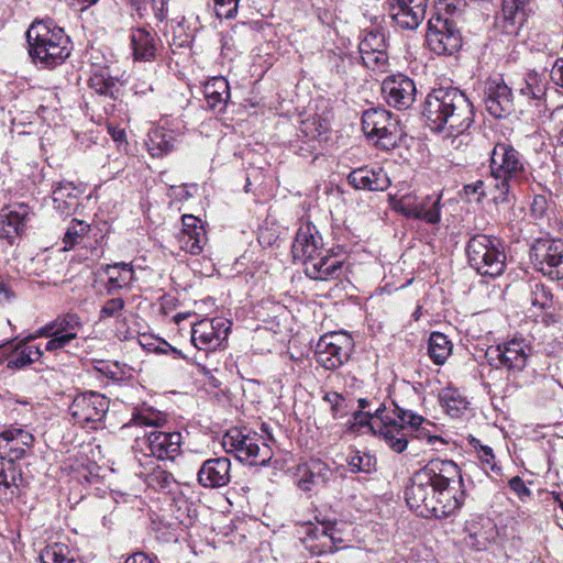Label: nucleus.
I'll return each instance as SVG.
<instances>
[{"mask_svg": "<svg viewBox=\"0 0 563 563\" xmlns=\"http://www.w3.org/2000/svg\"><path fill=\"white\" fill-rule=\"evenodd\" d=\"M405 496L408 506L422 517H450L466 498L461 470L452 460H431L413 473Z\"/></svg>", "mask_w": 563, "mask_h": 563, "instance_id": "obj_1", "label": "nucleus"}, {"mask_svg": "<svg viewBox=\"0 0 563 563\" xmlns=\"http://www.w3.org/2000/svg\"><path fill=\"white\" fill-rule=\"evenodd\" d=\"M422 117L432 131L456 136L474 123V107L457 87H439L427 95Z\"/></svg>", "mask_w": 563, "mask_h": 563, "instance_id": "obj_2", "label": "nucleus"}, {"mask_svg": "<svg viewBox=\"0 0 563 563\" xmlns=\"http://www.w3.org/2000/svg\"><path fill=\"white\" fill-rule=\"evenodd\" d=\"M354 421L362 426H369L373 433L382 438L390 450L402 453L411 444L410 426L421 424L423 417L396 405L393 410H388L385 405H379L373 413L355 412Z\"/></svg>", "mask_w": 563, "mask_h": 563, "instance_id": "obj_3", "label": "nucleus"}, {"mask_svg": "<svg viewBox=\"0 0 563 563\" xmlns=\"http://www.w3.org/2000/svg\"><path fill=\"white\" fill-rule=\"evenodd\" d=\"M29 53L35 64L45 68L60 65L69 56V38L52 20L36 21L26 32Z\"/></svg>", "mask_w": 563, "mask_h": 563, "instance_id": "obj_4", "label": "nucleus"}, {"mask_svg": "<svg viewBox=\"0 0 563 563\" xmlns=\"http://www.w3.org/2000/svg\"><path fill=\"white\" fill-rule=\"evenodd\" d=\"M490 175L497 181L500 199L506 200L516 187L530 178L529 164L523 155L508 142H498L490 151Z\"/></svg>", "mask_w": 563, "mask_h": 563, "instance_id": "obj_5", "label": "nucleus"}, {"mask_svg": "<svg viewBox=\"0 0 563 563\" xmlns=\"http://www.w3.org/2000/svg\"><path fill=\"white\" fill-rule=\"evenodd\" d=\"M467 261L479 275L497 277L506 266V254L500 239L487 234H474L466 244Z\"/></svg>", "mask_w": 563, "mask_h": 563, "instance_id": "obj_6", "label": "nucleus"}, {"mask_svg": "<svg viewBox=\"0 0 563 563\" xmlns=\"http://www.w3.org/2000/svg\"><path fill=\"white\" fill-rule=\"evenodd\" d=\"M183 437L178 431L153 430L136 438L133 445L134 461L139 468H147L155 460L173 461L181 451Z\"/></svg>", "mask_w": 563, "mask_h": 563, "instance_id": "obj_7", "label": "nucleus"}, {"mask_svg": "<svg viewBox=\"0 0 563 563\" xmlns=\"http://www.w3.org/2000/svg\"><path fill=\"white\" fill-rule=\"evenodd\" d=\"M227 453L250 465H267L273 457V450L257 432L246 428L230 429L222 438Z\"/></svg>", "mask_w": 563, "mask_h": 563, "instance_id": "obj_8", "label": "nucleus"}, {"mask_svg": "<svg viewBox=\"0 0 563 563\" xmlns=\"http://www.w3.org/2000/svg\"><path fill=\"white\" fill-rule=\"evenodd\" d=\"M532 355V346L525 338L515 336L504 343L492 345L485 356L489 365L505 369L507 378L518 380Z\"/></svg>", "mask_w": 563, "mask_h": 563, "instance_id": "obj_9", "label": "nucleus"}, {"mask_svg": "<svg viewBox=\"0 0 563 563\" xmlns=\"http://www.w3.org/2000/svg\"><path fill=\"white\" fill-rule=\"evenodd\" d=\"M109 406L110 401L104 395L97 391H85L74 397L68 412L74 424L97 430L102 427Z\"/></svg>", "mask_w": 563, "mask_h": 563, "instance_id": "obj_10", "label": "nucleus"}, {"mask_svg": "<svg viewBox=\"0 0 563 563\" xmlns=\"http://www.w3.org/2000/svg\"><path fill=\"white\" fill-rule=\"evenodd\" d=\"M354 350V341L346 332L323 334L316 346L317 363L325 369H336L345 364Z\"/></svg>", "mask_w": 563, "mask_h": 563, "instance_id": "obj_11", "label": "nucleus"}, {"mask_svg": "<svg viewBox=\"0 0 563 563\" xmlns=\"http://www.w3.org/2000/svg\"><path fill=\"white\" fill-rule=\"evenodd\" d=\"M362 130L382 148L389 150L397 144L398 122L393 120L390 112L385 109L365 110L362 115Z\"/></svg>", "mask_w": 563, "mask_h": 563, "instance_id": "obj_12", "label": "nucleus"}, {"mask_svg": "<svg viewBox=\"0 0 563 563\" xmlns=\"http://www.w3.org/2000/svg\"><path fill=\"white\" fill-rule=\"evenodd\" d=\"M533 266L552 280L563 279V241L550 238L538 239L530 249Z\"/></svg>", "mask_w": 563, "mask_h": 563, "instance_id": "obj_13", "label": "nucleus"}, {"mask_svg": "<svg viewBox=\"0 0 563 563\" xmlns=\"http://www.w3.org/2000/svg\"><path fill=\"white\" fill-rule=\"evenodd\" d=\"M231 325V321L223 317L202 319L192 325L191 342L198 350L206 352L223 349Z\"/></svg>", "mask_w": 563, "mask_h": 563, "instance_id": "obj_14", "label": "nucleus"}, {"mask_svg": "<svg viewBox=\"0 0 563 563\" xmlns=\"http://www.w3.org/2000/svg\"><path fill=\"white\" fill-rule=\"evenodd\" d=\"M303 533L302 543L312 556L333 553L343 543L335 522L307 523L303 526Z\"/></svg>", "mask_w": 563, "mask_h": 563, "instance_id": "obj_15", "label": "nucleus"}, {"mask_svg": "<svg viewBox=\"0 0 563 563\" xmlns=\"http://www.w3.org/2000/svg\"><path fill=\"white\" fill-rule=\"evenodd\" d=\"M382 93L385 101L399 110L408 109L416 100L415 81L404 74L386 77L382 82Z\"/></svg>", "mask_w": 563, "mask_h": 563, "instance_id": "obj_16", "label": "nucleus"}, {"mask_svg": "<svg viewBox=\"0 0 563 563\" xmlns=\"http://www.w3.org/2000/svg\"><path fill=\"white\" fill-rule=\"evenodd\" d=\"M358 51L365 67L379 73L387 70L388 55L384 33L377 30L366 32L358 44Z\"/></svg>", "mask_w": 563, "mask_h": 563, "instance_id": "obj_17", "label": "nucleus"}, {"mask_svg": "<svg viewBox=\"0 0 563 563\" xmlns=\"http://www.w3.org/2000/svg\"><path fill=\"white\" fill-rule=\"evenodd\" d=\"M51 323L53 333L52 340L45 344V351L58 352L77 339L79 331L82 329L80 317L75 312H66L58 314Z\"/></svg>", "mask_w": 563, "mask_h": 563, "instance_id": "obj_18", "label": "nucleus"}, {"mask_svg": "<svg viewBox=\"0 0 563 563\" xmlns=\"http://www.w3.org/2000/svg\"><path fill=\"white\" fill-rule=\"evenodd\" d=\"M391 20L402 30H415L424 19L426 0H387Z\"/></svg>", "mask_w": 563, "mask_h": 563, "instance_id": "obj_19", "label": "nucleus"}, {"mask_svg": "<svg viewBox=\"0 0 563 563\" xmlns=\"http://www.w3.org/2000/svg\"><path fill=\"white\" fill-rule=\"evenodd\" d=\"M0 440L3 442L0 443L1 460H11V462L16 463L31 450L34 437L21 427L11 426L0 433Z\"/></svg>", "mask_w": 563, "mask_h": 563, "instance_id": "obj_20", "label": "nucleus"}, {"mask_svg": "<svg viewBox=\"0 0 563 563\" xmlns=\"http://www.w3.org/2000/svg\"><path fill=\"white\" fill-rule=\"evenodd\" d=\"M323 251H325L323 240L317 228L310 222L301 224L292 242L294 258L305 264Z\"/></svg>", "mask_w": 563, "mask_h": 563, "instance_id": "obj_21", "label": "nucleus"}, {"mask_svg": "<svg viewBox=\"0 0 563 563\" xmlns=\"http://www.w3.org/2000/svg\"><path fill=\"white\" fill-rule=\"evenodd\" d=\"M303 266L306 276L314 280L331 282L343 275V261L328 250L307 261Z\"/></svg>", "mask_w": 563, "mask_h": 563, "instance_id": "obj_22", "label": "nucleus"}, {"mask_svg": "<svg viewBox=\"0 0 563 563\" xmlns=\"http://www.w3.org/2000/svg\"><path fill=\"white\" fill-rule=\"evenodd\" d=\"M486 110L494 118H503L512 111L511 89L501 79H490L484 90Z\"/></svg>", "mask_w": 563, "mask_h": 563, "instance_id": "obj_23", "label": "nucleus"}, {"mask_svg": "<svg viewBox=\"0 0 563 563\" xmlns=\"http://www.w3.org/2000/svg\"><path fill=\"white\" fill-rule=\"evenodd\" d=\"M230 481L231 461L224 456L206 460L197 472V482L203 488H221Z\"/></svg>", "mask_w": 563, "mask_h": 563, "instance_id": "obj_24", "label": "nucleus"}, {"mask_svg": "<svg viewBox=\"0 0 563 563\" xmlns=\"http://www.w3.org/2000/svg\"><path fill=\"white\" fill-rule=\"evenodd\" d=\"M30 219V207L25 203H14L1 209L0 238L13 243L21 235Z\"/></svg>", "mask_w": 563, "mask_h": 563, "instance_id": "obj_25", "label": "nucleus"}, {"mask_svg": "<svg viewBox=\"0 0 563 563\" xmlns=\"http://www.w3.org/2000/svg\"><path fill=\"white\" fill-rule=\"evenodd\" d=\"M26 486V481L22 475V468L11 460L0 462V503L8 504L19 497L23 488Z\"/></svg>", "mask_w": 563, "mask_h": 563, "instance_id": "obj_26", "label": "nucleus"}, {"mask_svg": "<svg viewBox=\"0 0 563 563\" xmlns=\"http://www.w3.org/2000/svg\"><path fill=\"white\" fill-rule=\"evenodd\" d=\"M130 42L132 55L136 62L154 60L162 47L157 33L144 26L131 30Z\"/></svg>", "mask_w": 563, "mask_h": 563, "instance_id": "obj_27", "label": "nucleus"}, {"mask_svg": "<svg viewBox=\"0 0 563 563\" xmlns=\"http://www.w3.org/2000/svg\"><path fill=\"white\" fill-rule=\"evenodd\" d=\"M82 194L84 189L71 181L57 183L52 191L54 209L64 218L74 214L80 206Z\"/></svg>", "mask_w": 563, "mask_h": 563, "instance_id": "obj_28", "label": "nucleus"}, {"mask_svg": "<svg viewBox=\"0 0 563 563\" xmlns=\"http://www.w3.org/2000/svg\"><path fill=\"white\" fill-rule=\"evenodd\" d=\"M427 42L430 49L438 55H452L462 46L460 32L446 21L443 23L442 29H429Z\"/></svg>", "mask_w": 563, "mask_h": 563, "instance_id": "obj_29", "label": "nucleus"}, {"mask_svg": "<svg viewBox=\"0 0 563 563\" xmlns=\"http://www.w3.org/2000/svg\"><path fill=\"white\" fill-rule=\"evenodd\" d=\"M347 180L355 189L369 191H383L390 185L387 174L380 167L356 168L349 174Z\"/></svg>", "mask_w": 563, "mask_h": 563, "instance_id": "obj_30", "label": "nucleus"}, {"mask_svg": "<svg viewBox=\"0 0 563 563\" xmlns=\"http://www.w3.org/2000/svg\"><path fill=\"white\" fill-rule=\"evenodd\" d=\"M124 81L111 75L109 68L95 69L89 78V87L97 95L118 100Z\"/></svg>", "mask_w": 563, "mask_h": 563, "instance_id": "obj_31", "label": "nucleus"}, {"mask_svg": "<svg viewBox=\"0 0 563 563\" xmlns=\"http://www.w3.org/2000/svg\"><path fill=\"white\" fill-rule=\"evenodd\" d=\"M203 95L208 109L217 113L223 112L231 97L228 80L221 76L209 79L205 85Z\"/></svg>", "mask_w": 563, "mask_h": 563, "instance_id": "obj_32", "label": "nucleus"}, {"mask_svg": "<svg viewBox=\"0 0 563 563\" xmlns=\"http://www.w3.org/2000/svg\"><path fill=\"white\" fill-rule=\"evenodd\" d=\"M299 479L297 486L303 492L328 482L331 474L328 465L320 460H312L298 468Z\"/></svg>", "mask_w": 563, "mask_h": 563, "instance_id": "obj_33", "label": "nucleus"}, {"mask_svg": "<svg viewBox=\"0 0 563 563\" xmlns=\"http://www.w3.org/2000/svg\"><path fill=\"white\" fill-rule=\"evenodd\" d=\"M135 474L144 478L148 487L165 494H172L177 487V482L173 474L163 470L161 466L156 465V463L147 466L146 470L140 468L135 471Z\"/></svg>", "mask_w": 563, "mask_h": 563, "instance_id": "obj_34", "label": "nucleus"}, {"mask_svg": "<svg viewBox=\"0 0 563 563\" xmlns=\"http://www.w3.org/2000/svg\"><path fill=\"white\" fill-rule=\"evenodd\" d=\"M101 269L108 276L106 290L109 295H113L118 289L128 286L134 275L132 265L123 262L102 265Z\"/></svg>", "mask_w": 563, "mask_h": 563, "instance_id": "obj_35", "label": "nucleus"}, {"mask_svg": "<svg viewBox=\"0 0 563 563\" xmlns=\"http://www.w3.org/2000/svg\"><path fill=\"white\" fill-rule=\"evenodd\" d=\"M176 137L172 131L154 128L148 133L147 150L153 157H162L175 148Z\"/></svg>", "mask_w": 563, "mask_h": 563, "instance_id": "obj_36", "label": "nucleus"}, {"mask_svg": "<svg viewBox=\"0 0 563 563\" xmlns=\"http://www.w3.org/2000/svg\"><path fill=\"white\" fill-rule=\"evenodd\" d=\"M329 118L320 114H313L301 120L297 136L320 143V140L329 132Z\"/></svg>", "mask_w": 563, "mask_h": 563, "instance_id": "obj_37", "label": "nucleus"}, {"mask_svg": "<svg viewBox=\"0 0 563 563\" xmlns=\"http://www.w3.org/2000/svg\"><path fill=\"white\" fill-rule=\"evenodd\" d=\"M42 355L43 351L40 346L29 345L25 341H21L10 355L7 366L11 369H20L38 361Z\"/></svg>", "mask_w": 563, "mask_h": 563, "instance_id": "obj_38", "label": "nucleus"}, {"mask_svg": "<svg viewBox=\"0 0 563 563\" xmlns=\"http://www.w3.org/2000/svg\"><path fill=\"white\" fill-rule=\"evenodd\" d=\"M411 219L421 220L429 224H438L441 220V195L420 197L417 211Z\"/></svg>", "mask_w": 563, "mask_h": 563, "instance_id": "obj_39", "label": "nucleus"}, {"mask_svg": "<svg viewBox=\"0 0 563 563\" xmlns=\"http://www.w3.org/2000/svg\"><path fill=\"white\" fill-rule=\"evenodd\" d=\"M527 301L536 309L549 310L553 307L551 289L543 283L531 280L526 285Z\"/></svg>", "mask_w": 563, "mask_h": 563, "instance_id": "obj_40", "label": "nucleus"}, {"mask_svg": "<svg viewBox=\"0 0 563 563\" xmlns=\"http://www.w3.org/2000/svg\"><path fill=\"white\" fill-rule=\"evenodd\" d=\"M95 368L97 372L101 373L113 382H125L133 378L134 368L125 363H120L118 361H104L98 360L95 363Z\"/></svg>", "mask_w": 563, "mask_h": 563, "instance_id": "obj_41", "label": "nucleus"}, {"mask_svg": "<svg viewBox=\"0 0 563 563\" xmlns=\"http://www.w3.org/2000/svg\"><path fill=\"white\" fill-rule=\"evenodd\" d=\"M452 342L441 332H432L428 341V354L437 365H443L452 353Z\"/></svg>", "mask_w": 563, "mask_h": 563, "instance_id": "obj_42", "label": "nucleus"}, {"mask_svg": "<svg viewBox=\"0 0 563 563\" xmlns=\"http://www.w3.org/2000/svg\"><path fill=\"white\" fill-rule=\"evenodd\" d=\"M547 89L548 81L544 76L531 71L527 74L525 86L520 89V93L536 101V106H539L544 101Z\"/></svg>", "mask_w": 563, "mask_h": 563, "instance_id": "obj_43", "label": "nucleus"}, {"mask_svg": "<svg viewBox=\"0 0 563 563\" xmlns=\"http://www.w3.org/2000/svg\"><path fill=\"white\" fill-rule=\"evenodd\" d=\"M165 422L166 416L163 412L150 407H144L133 411L125 427H153L155 428L154 430H158L157 428L162 427Z\"/></svg>", "mask_w": 563, "mask_h": 563, "instance_id": "obj_44", "label": "nucleus"}, {"mask_svg": "<svg viewBox=\"0 0 563 563\" xmlns=\"http://www.w3.org/2000/svg\"><path fill=\"white\" fill-rule=\"evenodd\" d=\"M528 18L521 13H515L501 8V13L496 18V29L508 36H516L527 22Z\"/></svg>", "mask_w": 563, "mask_h": 563, "instance_id": "obj_45", "label": "nucleus"}, {"mask_svg": "<svg viewBox=\"0 0 563 563\" xmlns=\"http://www.w3.org/2000/svg\"><path fill=\"white\" fill-rule=\"evenodd\" d=\"M351 472L369 474L376 470V457L367 451L351 450L346 459Z\"/></svg>", "mask_w": 563, "mask_h": 563, "instance_id": "obj_46", "label": "nucleus"}, {"mask_svg": "<svg viewBox=\"0 0 563 563\" xmlns=\"http://www.w3.org/2000/svg\"><path fill=\"white\" fill-rule=\"evenodd\" d=\"M69 553V548L66 544L56 542L42 550L40 560L42 563H75Z\"/></svg>", "mask_w": 563, "mask_h": 563, "instance_id": "obj_47", "label": "nucleus"}, {"mask_svg": "<svg viewBox=\"0 0 563 563\" xmlns=\"http://www.w3.org/2000/svg\"><path fill=\"white\" fill-rule=\"evenodd\" d=\"M178 243L181 250L191 254L198 255L202 252L207 242L206 230H198L196 234H178Z\"/></svg>", "mask_w": 563, "mask_h": 563, "instance_id": "obj_48", "label": "nucleus"}, {"mask_svg": "<svg viewBox=\"0 0 563 563\" xmlns=\"http://www.w3.org/2000/svg\"><path fill=\"white\" fill-rule=\"evenodd\" d=\"M441 401L452 418L461 417L468 408V401L457 391L444 393L441 396Z\"/></svg>", "mask_w": 563, "mask_h": 563, "instance_id": "obj_49", "label": "nucleus"}, {"mask_svg": "<svg viewBox=\"0 0 563 563\" xmlns=\"http://www.w3.org/2000/svg\"><path fill=\"white\" fill-rule=\"evenodd\" d=\"M322 399L329 404L333 419H342L349 415L350 406L342 394L336 391H327Z\"/></svg>", "mask_w": 563, "mask_h": 563, "instance_id": "obj_50", "label": "nucleus"}, {"mask_svg": "<svg viewBox=\"0 0 563 563\" xmlns=\"http://www.w3.org/2000/svg\"><path fill=\"white\" fill-rule=\"evenodd\" d=\"M478 460L483 471L496 479L497 476L501 475V467L497 464L493 449L489 446H481L477 453Z\"/></svg>", "mask_w": 563, "mask_h": 563, "instance_id": "obj_51", "label": "nucleus"}, {"mask_svg": "<svg viewBox=\"0 0 563 563\" xmlns=\"http://www.w3.org/2000/svg\"><path fill=\"white\" fill-rule=\"evenodd\" d=\"M428 427H432V423L429 421H426L424 418H423V422L421 424H418L416 427L410 426L409 433H410V438H411L410 439L411 443L416 439V440H420V441H426L428 444H430L432 446H434L437 443H440L442 445L445 444L444 440L440 435L431 434Z\"/></svg>", "mask_w": 563, "mask_h": 563, "instance_id": "obj_52", "label": "nucleus"}, {"mask_svg": "<svg viewBox=\"0 0 563 563\" xmlns=\"http://www.w3.org/2000/svg\"><path fill=\"white\" fill-rule=\"evenodd\" d=\"M290 147L294 151V153H296L297 155H299L303 158H307V157L314 158L319 151L320 143L312 141V140L298 137L297 140L291 141Z\"/></svg>", "mask_w": 563, "mask_h": 563, "instance_id": "obj_53", "label": "nucleus"}, {"mask_svg": "<svg viewBox=\"0 0 563 563\" xmlns=\"http://www.w3.org/2000/svg\"><path fill=\"white\" fill-rule=\"evenodd\" d=\"M125 302L120 297L108 299L100 309L99 320L102 321L109 318L119 319L122 317Z\"/></svg>", "mask_w": 563, "mask_h": 563, "instance_id": "obj_54", "label": "nucleus"}, {"mask_svg": "<svg viewBox=\"0 0 563 563\" xmlns=\"http://www.w3.org/2000/svg\"><path fill=\"white\" fill-rule=\"evenodd\" d=\"M88 229L89 224L74 219L65 233V245L73 247L78 242V239L88 231Z\"/></svg>", "mask_w": 563, "mask_h": 563, "instance_id": "obj_55", "label": "nucleus"}, {"mask_svg": "<svg viewBox=\"0 0 563 563\" xmlns=\"http://www.w3.org/2000/svg\"><path fill=\"white\" fill-rule=\"evenodd\" d=\"M420 197L412 195H405L394 203V209L407 218H411L417 211V203Z\"/></svg>", "mask_w": 563, "mask_h": 563, "instance_id": "obj_56", "label": "nucleus"}, {"mask_svg": "<svg viewBox=\"0 0 563 563\" xmlns=\"http://www.w3.org/2000/svg\"><path fill=\"white\" fill-rule=\"evenodd\" d=\"M214 12L219 19H232L236 15L239 0H213Z\"/></svg>", "mask_w": 563, "mask_h": 563, "instance_id": "obj_57", "label": "nucleus"}, {"mask_svg": "<svg viewBox=\"0 0 563 563\" xmlns=\"http://www.w3.org/2000/svg\"><path fill=\"white\" fill-rule=\"evenodd\" d=\"M503 9L521 13L523 16L528 18L532 12L531 0H503Z\"/></svg>", "mask_w": 563, "mask_h": 563, "instance_id": "obj_58", "label": "nucleus"}, {"mask_svg": "<svg viewBox=\"0 0 563 563\" xmlns=\"http://www.w3.org/2000/svg\"><path fill=\"white\" fill-rule=\"evenodd\" d=\"M183 230L179 234H196L198 230H205L201 220L192 214H184L181 217Z\"/></svg>", "mask_w": 563, "mask_h": 563, "instance_id": "obj_59", "label": "nucleus"}, {"mask_svg": "<svg viewBox=\"0 0 563 563\" xmlns=\"http://www.w3.org/2000/svg\"><path fill=\"white\" fill-rule=\"evenodd\" d=\"M257 240L263 246H273L278 240V232L275 228H269L267 225L261 227Z\"/></svg>", "mask_w": 563, "mask_h": 563, "instance_id": "obj_60", "label": "nucleus"}, {"mask_svg": "<svg viewBox=\"0 0 563 563\" xmlns=\"http://www.w3.org/2000/svg\"><path fill=\"white\" fill-rule=\"evenodd\" d=\"M508 485L510 489L520 498L523 499L525 497L530 496L531 492L526 486L525 482L519 477L515 476L509 479Z\"/></svg>", "mask_w": 563, "mask_h": 563, "instance_id": "obj_61", "label": "nucleus"}, {"mask_svg": "<svg viewBox=\"0 0 563 563\" xmlns=\"http://www.w3.org/2000/svg\"><path fill=\"white\" fill-rule=\"evenodd\" d=\"M168 0H151L152 10L157 21L163 22L167 18Z\"/></svg>", "mask_w": 563, "mask_h": 563, "instance_id": "obj_62", "label": "nucleus"}, {"mask_svg": "<svg viewBox=\"0 0 563 563\" xmlns=\"http://www.w3.org/2000/svg\"><path fill=\"white\" fill-rule=\"evenodd\" d=\"M552 119L556 122L555 129L558 130V133H556L558 143L563 144V107L556 109L552 113Z\"/></svg>", "mask_w": 563, "mask_h": 563, "instance_id": "obj_63", "label": "nucleus"}, {"mask_svg": "<svg viewBox=\"0 0 563 563\" xmlns=\"http://www.w3.org/2000/svg\"><path fill=\"white\" fill-rule=\"evenodd\" d=\"M553 82L563 88V59H558L551 70Z\"/></svg>", "mask_w": 563, "mask_h": 563, "instance_id": "obj_64", "label": "nucleus"}]
</instances>
